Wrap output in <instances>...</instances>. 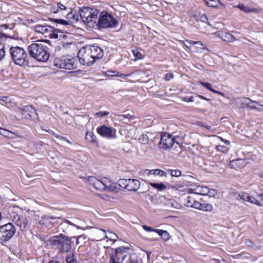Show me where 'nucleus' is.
Wrapping results in <instances>:
<instances>
[{"mask_svg":"<svg viewBox=\"0 0 263 263\" xmlns=\"http://www.w3.org/2000/svg\"><path fill=\"white\" fill-rule=\"evenodd\" d=\"M29 54L32 58L38 61L45 62L49 58V52L48 47L41 41L32 43L28 47Z\"/></svg>","mask_w":263,"mask_h":263,"instance_id":"1","label":"nucleus"},{"mask_svg":"<svg viewBox=\"0 0 263 263\" xmlns=\"http://www.w3.org/2000/svg\"><path fill=\"white\" fill-rule=\"evenodd\" d=\"M86 181L94 188L100 191L117 192L118 189L116 183L107 178L99 180L94 176H89L86 178Z\"/></svg>","mask_w":263,"mask_h":263,"instance_id":"2","label":"nucleus"},{"mask_svg":"<svg viewBox=\"0 0 263 263\" xmlns=\"http://www.w3.org/2000/svg\"><path fill=\"white\" fill-rule=\"evenodd\" d=\"M100 11L95 8L83 7L80 10V17L84 24L89 28L96 26L99 17Z\"/></svg>","mask_w":263,"mask_h":263,"instance_id":"3","label":"nucleus"},{"mask_svg":"<svg viewBox=\"0 0 263 263\" xmlns=\"http://www.w3.org/2000/svg\"><path fill=\"white\" fill-rule=\"evenodd\" d=\"M9 52L11 58L15 64L23 66L28 63V54L23 48L18 46L11 47Z\"/></svg>","mask_w":263,"mask_h":263,"instance_id":"4","label":"nucleus"},{"mask_svg":"<svg viewBox=\"0 0 263 263\" xmlns=\"http://www.w3.org/2000/svg\"><path fill=\"white\" fill-rule=\"evenodd\" d=\"M117 25V20L111 14L104 11L99 13L96 25L98 29L116 27Z\"/></svg>","mask_w":263,"mask_h":263,"instance_id":"5","label":"nucleus"},{"mask_svg":"<svg viewBox=\"0 0 263 263\" xmlns=\"http://www.w3.org/2000/svg\"><path fill=\"white\" fill-rule=\"evenodd\" d=\"M51 243L54 246H60V251L62 253L68 252L72 247L71 238L60 234L52 236L50 239Z\"/></svg>","mask_w":263,"mask_h":263,"instance_id":"6","label":"nucleus"},{"mask_svg":"<svg viewBox=\"0 0 263 263\" xmlns=\"http://www.w3.org/2000/svg\"><path fill=\"white\" fill-rule=\"evenodd\" d=\"M180 142L181 139L179 137H173L171 135L166 132H162L161 134V138L158 144V147L160 149L167 150L172 148L175 143L179 144Z\"/></svg>","mask_w":263,"mask_h":263,"instance_id":"7","label":"nucleus"},{"mask_svg":"<svg viewBox=\"0 0 263 263\" xmlns=\"http://www.w3.org/2000/svg\"><path fill=\"white\" fill-rule=\"evenodd\" d=\"M16 232L14 226L11 222L0 226V243L8 241Z\"/></svg>","mask_w":263,"mask_h":263,"instance_id":"8","label":"nucleus"},{"mask_svg":"<svg viewBox=\"0 0 263 263\" xmlns=\"http://www.w3.org/2000/svg\"><path fill=\"white\" fill-rule=\"evenodd\" d=\"M53 63L54 66L60 68L70 70L77 67L75 59L69 57L63 56L56 58Z\"/></svg>","mask_w":263,"mask_h":263,"instance_id":"9","label":"nucleus"},{"mask_svg":"<svg viewBox=\"0 0 263 263\" xmlns=\"http://www.w3.org/2000/svg\"><path fill=\"white\" fill-rule=\"evenodd\" d=\"M78 58L80 63L83 65L90 66L95 63V60L89 52V48L86 46L80 50Z\"/></svg>","mask_w":263,"mask_h":263,"instance_id":"10","label":"nucleus"},{"mask_svg":"<svg viewBox=\"0 0 263 263\" xmlns=\"http://www.w3.org/2000/svg\"><path fill=\"white\" fill-rule=\"evenodd\" d=\"M97 133L102 137L107 139H115L117 138L116 129L113 127H107L104 125L98 127Z\"/></svg>","mask_w":263,"mask_h":263,"instance_id":"11","label":"nucleus"},{"mask_svg":"<svg viewBox=\"0 0 263 263\" xmlns=\"http://www.w3.org/2000/svg\"><path fill=\"white\" fill-rule=\"evenodd\" d=\"M127 248L124 247H120L116 249L111 253L110 258L115 259V260L123 262V261L127 257Z\"/></svg>","mask_w":263,"mask_h":263,"instance_id":"12","label":"nucleus"},{"mask_svg":"<svg viewBox=\"0 0 263 263\" xmlns=\"http://www.w3.org/2000/svg\"><path fill=\"white\" fill-rule=\"evenodd\" d=\"M87 48H89V52L94 59L95 62L98 59H100L103 57L104 52L102 48L97 46L88 45L86 46Z\"/></svg>","mask_w":263,"mask_h":263,"instance_id":"13","label":"nucleus"},{"mask_svg":"<svg viewBox=\"0 0 263 263\" xmlns=\"http://www.w3.org/2000/svg\"><path fill=\"white\" fill-rule=\"evenodd\" d=\"M12 221L22 230L26 229L27 220V219L23 216L18 215L15 213L11 216Z\"/></svg>","mask_w":263,"mask_h":263,"instance_id":"14","label":"nucleus"},{"mask_svg":"<svg viewBox=\"0 0 263 263\" xmlns=\"http://www.w3.org/2000/svg\"><path fill=\"white\" fill-rule=\"evenodd\" d=\"M33 30L36 33L44 35L45 36H48V34L53 30V27L49 25H36L34 28Z\"/></svg>","mask_w":263,"mask_h":263,"instance_id":"15","label":"nucleus"},{"mask_svg":"<svg viewBox=\"0 0 263 263\" xmlns=\"http://www.w3.org/2000/svg\"><path fill=\"white\" fill-rule=\"evenodd\" d=\"M242 199L246 201H248L251 203H254L259 206L262 205L261 203L257 201L254 197L250 196L246 192H241L238 194V198Z\"/></svg>","mask_w":263,"mask_h":263,"instance_id":"16","label":"nucleus"},{"mask_svg":"<svg viewBox=\"0 0 263 263\" xmlns=\"http://www.w3.org/2000/svg\"><path fill=\"white\" fill-rule=\"evenodd\" d=\"M234 101L238 106L242 108L247 107L248 105H249L250 102H251V104H258L256 101H252L250 99L246 98H238L235 99Z\"/></svg>","mask_w":263,"mask_h":263,"instance_id":"17","label":"nucleus"},{"mask_svg":"<svg viewBox=\"0 0 263 263\" xmlns=\"http://www.w3.org/2000/svg\"><path fill=\"white\" fill-rule=\"evenodd\" d=\"M215 34L225 42H233L236 40L235 36L228 32L218 31L215 33Z\"/></svg>","mask_w":263,"mask_h":263,"instance_id":"18","label":"nucleus"},{"mask_svg":"<svg viewBox=\"0 0 263 263\" xmlns=\"http://www.w3.org/2000/svg\"><path fill=\"white\" fill-rule=\"evenodd\" d=\"M128 185L127 190L130 191H137L140 185V181L137 179H128Z\"/></svg>","mask_w":263,"mask_h":263,"instance_id":"19","label":"nucleus"},{"mask_svg":"<svg viewBox=\"0 0 263 263\" xmlns=\"http://www.w3.org/2000/svg\"><path fill=\"white\" fill-rule=\"evenodd\" d=\"M144 174H146L148 177L151 178L152 175H156L159 176H166V173L162 170L159 169H155L152 170H145L144 171Z\"/></svg>","mask_w":263,"mask_h":263,"instance_id":"20","label":"nucleus"},{"mask_svg":"<svg viewBox=\"0 0 263 263\" xmlns=\"http://www.w3.org/2000/svg\"><path fill=\"white\" fill-rule=\"evenodd\" d=\"M192 192L200 195H206L209 194V189L207 187L198 186L194 189H191Z\"/></svg>","mask_w":263,"mask_h":263,"instance_id":"21","label":"nucleus"},{"mask_svg":"<svg viewBox=\"0 0 263 263\" xmlns=\"http://www.w3.org/2000/svg\"><path fill=\"white\" fill-rule=\"evenodd\" d=\"M196 45H200V46H203V43L201 41L195 42L192 41H186V44L185 45L191 51L195 52L198 51L197 48L195 47Z\"/></svg>","mask_w":263,"mask_h":263,"instance_id":"22","label":"nucleus"},{"mask_svg":"<svg viewBox=\"0 0 263 263\" xmlns=\"http://www.w3.org/2000/svg\"><path fill=\"white\" fill-rule=\"evenodd\" d=\"M85 139L89 142H90L96 146H98V142L96 136L92 132H87L85 135Z\"/></svg>","mask_w":263,"mask_h":263,"instance_id":"23","label":"nucleus"},{"mask_svg":"<svg viewBox=\"0 0 263 263\" xmlns=\"http://www.w3.org/2000/svg\"><path fill=\"white\" fill-rule=\"evenodd\" d=\"M0 37V61L2 60L6 55V46L2 41V36L6 37L5 34H1Z\"/></svg>","mask_w":263,"mask_h":263,"instance_id":"24","label":"nucleus"},{"mask_svg":"<svg viewBox=\"0 0 263 263\" xmlns=\"http://www.w3.org/2000/svg\"><path fill=\"white\" fill-rule=\"evenodd\" d=\"M245 161L241 159L233 160L230 161L229 165L231 168H237L242 167L244 165Z\"/></svg>","mask_w":263,"mask_h":263,"instance_id":"25","label":"nucleus"},{"mask_svg":"<svg viewBox=\"0 0 263 263\" xmlns=\"http://www.w3.org/2000/svg\"><path fill=\"white\" fill-rule=\"evenodd\" d=\"M100 231H102L104 233V237L113 241L114 242L116 241L118 237V236L112 232H108L107 234L106 231L104 230H100Z\"/></svg>","mask_w":263,"mask_h":263,"instance_id":"26","label":"nucleus"},{"mask_svg":"<svg viewBox=\"0 0 263 263\" xmlns=\"http://www.w3.org/2000/svg\"><path fill=\"white\" fill-rule=\"evenodd\" d=\"M203 87H204L205 88H206L207 89L211 91L212 92H214V93H216L217 94H218V95H220L221 96H224V93L223 92H221L220 91H217L216 90H214L212 88V84L211 83H206V82H202V81H200L199 82Z\"/></svg>","mask_w":263,"mask_h":263,"instance_id":"27","label":"nucleus"},{"mask_svg":"<svg viewBox=\"0 0 263 263\" xmlns=\"http://www.w3.org/2000/svg\"><path fill=\"white\" fill-rule=\"evenodd\" d=\"M156 233H157L164 241L168 240L170 238V234L166 231L158 229V230L156 231Z\"/></svg>","mask_w":263,"mask_h":263,"instance_id":"28","label":"nucleus"},{"mask_svg":"<svg viewBox=\"0 0 263 263\" xmlns=\"http://www.w3.org/2000/svg\"><path fill=\"white\" fill-rule=\"evenodd\" d=\"M148 184L158 191H164L166 189V186L163 183H157L150 182Z\"/></svg>","mask_w":263,"mask_h":263,"instance_id":"29","label":"nucleus"},{"mask_svg":"<svg viewBox=\"0 0 263 263\" xmlns=\"http://www.w3.org/2000/svg\"><path fill=\"white\" fill-rule=\"evenodd\" d=\"M204 1L208 6L211 7H218L219 4L222 5L219 0H204Z\"/></svg>","mask_w":263,"mask_h":263,"instance_id":"30","label":"nucleus"},{"mask_svg":"<svg viewBox=\"0 0 263 263\" xmlns=\"http://www.w3.org/2000/svg\"><path fill=\"white\" fill-rule=\"evenodd\" d=\"M247 107L252 109H256L259 111H263V105L259 104V103H258V104H251V103L250 102L249 105H248Z\"/></svg>","mask_w":263,"mask_h":263,"instance_id":"31","label":"nucleus"},{"mask_svg":"<svg viewBox=\"0 0 263 263\" xmlns=\"http://www.w3.org/2000/svg\"><path fill=\"white\" fill-rule=\"evenodd\" d=\"M139 141L142 144H146L149 142V138L147 134H142L139 138Z\"/></svg>","mask_w":263,"mask_h":263,"instance_id":"32","label":"nucleus"},{"mask_svg":"<svg viewBox=\"0 0 263 263\" xmlns=\"http://www.w3.org/2000/svg\"><path fill=\"white\" fill-rule=\"evenodd\" d=\"M128 179H120L118 180V184L120 187L125 189L127 190L128 185Z\"/></svg>","mask_w":263,"mask_h":263,"instance_id":"33","label":"nucleus"},{"mask_svg":"<svg viewBox=\"0 0 263 263\" xmlns=\"http://www.w3.org/2000/svg\"><path fill=\"white\" fill-rule=\"evenodd\" d=\"M195 200L191 196H188L186 198L185 205L187 207H192L194 204Z\"/></svg>","mask_w":263,"mask_h":263,"instance_id":"34","label":"nucleus"},{"mask_svg":"<svg viewBox=\"0 0 263 263\" xmlns=\"http://www.w3.org/2000/svg\"><path fill=\"white\" fill-rule=\"evenodd\" d=\"M237 8H239L241 11L246 12L249 13L251 12H253V9L252 8H250L247 6H245L243 4L239 5L237 6Z\"/></svg>","mask_w":263,"mask_h":263,"instance_id":"35","label":"nucleus"},{"mask_svg":"<svg viewBox=\"0 0 263 263\" xmlns=\"http://www.w3.org/2000/svg\"><path fill=\"white\" fill-rule=\"evenodd\" d=\"M216 148L218 151L221 152L223 153H227L229 151L230 148L228 146L219 145L216 147Z\"/></svg>","mask_w":263,"mask_h":263,"instance_id":"36","label":"nucleus"},{"mask_svg":"<svg viewBox=\"0 0 263 263\" xmlns=\"http://www.w3.org/2000/svg\"><path fill=\"white\" fill-rule=\"evenodd\" d=\"M59 31V29H54L53 28V30L52 32H50L49 34H48V36L50 39H58L59 37V35L58 34V32Z\"/></svg>","mask_w":263,"mask_h":263,"instance_id":"37","label":"nucleus"},{"mask_svg":"<svg viewBox=\"0 0 263 263\" xmlns=\"http://www.w3.org/2000/svg\"><path fill=\"white\" fill-rule=\"evenodd\" d=\"M11 134H12V133L10 131L7 130V129L1 128L0 127V134L1 135H3L6 137H10Z\"/></svg>","mask_w":263,"mask_h":263,"instance_id":"38","label":"nucleus"},{"mask_svg":"<svg viewBox=\"0 0 263 263\" xmlns=\"http://www.w3.org/2000/svg\"><path fill=\"white\" fill-rule=\"evenodd\" d=\"M23 111L24 112H29V113L28 114V115L29 116H31V114H33V113H35V110L32 108L31 106H26L24 107V108L23 109Z\"/></svg>","mask_w":263,"mask_h":263,"instance_id":"39","label":"nucleus"},{"mask_svg":"<svg viewBox=\"0 0 263 263\" xmlns=\"http://www.w3.org/2000/svg\"><path fill=\"white\" fill-rule=\"evenodd\" d=\"M201 210L204 211H211L213 209V206L211 204L202 203Z\"/></svg>","mask_w":263,"mask_h":263,"instance_id":"40","label":"nucleus"},{"mask_svg":"<svg viewBox=\"0 0 263 263\" xmlns=\"http://www.w3.org/2000/svg\"><path fill=\"white\" fill-rule=\"evenodd\" d=\"M118 118L120 120H123L124 119H127L129 120L133 119V117L132 115H130L129 114H126V115H117Z\"/></svg>","mask_w":263,"mask_h":263,"instance_id":"41","label":"nucleus"},{"mask_svg":"<svg viewBox=\"0 0 263 263\" xmlns=\"http://www.w3.org/2000/svg\"><path fill=\"white\" fill-rule=\"evenodd\" d=\"M76 238V244L77 245H82V243L84 242V240L85 239V237L82 236H79L78 237H73L71 238V239Z\"/></svg>","mask_w":263,"mask_h":263,"instance_id":"42","label":"nucleus"},{"mask_svg":"<svg viewBox=\"0 0 263 263\" xmlns=\"http://www.w3.org/2000/svg\"><path fill=\"white\" fill-rule=\"evenodd\" d=\"M132 52L134 54V55L137 59H142L143 58V56L142 55L141 53L139 52L137 49H133Z\"/></svg>","mask_w":263,"mask_h":263,"instance_id":"43","label":"nucleus"},{"mask_svg":"<svg viewBox=\"0 0 263 263\" xmlns=\"http://www.w3.org/2000/svg\"><path fill=\"white\" fill-rule=\"evenodd\" d=\"M67 263H77L76 256L74 254H72L71 256H68L66 259Z\"/></svg>","mask_w":263,"mask_h":263,"instance_id":"44","label":"nucleus"},{"mask_svg":"<svg viewBox=\"0 0 263 263\" xmlns=\"http://www.w3.org/2000/svg\"><path fill=\"white\" fill-rule=\"evenodd\" d=\"M198 20L203 23H207L209 25H210V23L208 22V19L205 14H201L199 15Z\"/></svg>","mask_w":263,"mask_h":263,"instance_id":"45","label":"nucleus"},{"mask_svg":"<svg viewBox=\"0 0 263 263\" xmlns=\"http://www.w3.org/2000/svg\"><path fill=\"white\" fill-rule=\"evenodd\" d=\"M171 175L173 177H179L181 175V173L179 170H172Z\"/></svg>","mask_w":263,"mask_h":263,"instance_id":"46","label":"nucleus"},{"mask_svg":"<svg viewBox=\"0 0 263 263\" xmlns=\"http://www.w3.org/2000/svg\"><path fill=\"white\" fill-rule=\"evenodd\" d=\"M202 206V203L199 202L195 200L194 202V204H193V206H192L191 208H194L201 210Z\"/></svg>","mask_w":263,"mask_h":263,"instance_id":"47","label":"nucleus"},{"mask_svg":"<svg viewBox=\"0 0 263 263\" xmlns=\"http://www.w3.org/2000/svg\"><path fill=\"white\" fill-rule=\"evenodd\" d=\"M142 228L145 231L148 232H156V231L158 230V229H153V228H152L150 227L147 226L146 225H143Z\"/></svg>","mask_w":263,"mask_h":263,"instance_id":"48","label":"nucleus"},{"mask_svg":"<svg viewBox=\"0 0 263 263\" xmlns=\"http://www.w3.org/2000/svg\"><path fill=\"white\" fill-rule=\"evenodd\" d=\"M109 112L107 111H99L96 114V116L97 117L106 116L109 115Z\"/></svg>","mask_w":263,"mask_h":263,"instance_id":"49","label":"nucleus"},{"mask_svg":"<svg viewBox=\"0 0 263 263\" xmlns=\"http://www.w3.org/2000/svg\"><path fill=\"white\" fill-rule=\"evenodd\" d=\"M174 78V76L171 73H167L165 74V79L166 81H170Z\"/></svg>","mask_w":263,"mask_h":263,"instance_id":"50","label":"nucleus"},{"mask_svg":"<svg viewBox=\"0 0 263 263\" xmlns=\"http://www.w3.org/2000/svg\"><path fill=\"white\" fill-rule=\"evenodd\" d=\"M56 219V218L52 216H45L44 217L42 218L43 221H46V220H47L48 219Z\"/></svg>","mask_w":263,"mask_h":263,"instance_id":"51","label":"nucleus"},{"mask_svg":"<svg viewBox=\"0 0 263 263\" xmlns=\"http://www.w3.org/2000/svg\"><path fill=\"white\" fill-rule=\"evenodd\" d=\"M58 8L61 10H66V7L65 5H64L63 4H62L61 3H59L58 4Z\"/></svg>","mask_w":263,"mask_h":263,"instance_id":"52","label":"nucleus"},{"mask_svg":"<svg viewBox=\"0 0 263 263\" xmlns=\"http://www.w3.org/2000/svg\"><path fill=\"white\" fill-rule=\"evenodd\" d=\"M102 198L105 200L108 201L110 200V197L106 194H103L101 196Z\"/></svg>","mask_w":263,"mask_h":263,"instance_id":"53","label":"nucleus"},{"mask_svg":"<svg viewBox=\"0 0 263 263\" xmlns=\"http://www.w3.org/2000/svg\"><path fill=\"white\" fill-rule=\"evenodd\" d=\"M65 223H67V224H69V225H71V226H73V227H76L77 229H79V228H80V227H78L77 225H76V224H74V223H72L70 221H69V220H66L65 221Z\"/></svg>","mask_w":263,"mask_h":263,"instance_id":"54","label":"nucleus"},{"mask_svg":"<svg viewBox=\"0 0 263 263\" xmlns=\"http://www.w3.org/2000/svg\"><path fill=\"white\" fill-rule=\"evenodd\" d=\"M67 17H68L69 18H73V19L76 20H78V18L77 17H76V16L74 15H73V14L72 13H68L67 15Z\"/></svg>","mask_w":263,"mask_h":263,"instance_id":"55","label":"nucleus"},{"mask_svg":"<svg viewBox=\"0 0 263 263\" xmlns=\"http://www.w3.org/2000/svg\"><path fill=\"white\" fill-rule=\"evenodd\" d=\"M220 140L223 142L227 146L230 145V142L227 140H224L222 137H219Z\"/></svg>","mask_w":263,"mask_h":263,"instance_id":"56","label":"nucleus"},{"mask_svg":"<svg viewBox=\"0 0 263 263\" xmlns=\"http://www.w3.org/2000/svg\"><path fill=\"white\" fill-rule=\"evenodd\" d=\"M130 75V74L127 75V74H125L120 73V74H116V76L120 77L122 79H125L126 77L129 76Z\"/></svg>","mask_w":263,"mask_h":263,"instance_id":"57","label":"nucleus"},{"mask_svg":"<svg viewBox=\"0 0 263 263\" xmlns=\"http://www.w3.org/2000/svg\"><path fill=\"white\" fill-rule=\"evenodd\" d=\"M194 97L193 96L190 97V98H186L184 99V101H186L187 102H193L194 101Z\"/></svg>","mask_w":263,"mask_h":263,"instance_id":"58","label":"nucleus"},{"mask_svg":"<svg viewBox=\"0 0 263 263\" xmlns=\"http://www.w3.org/2000/svg\"><path fill=\"white\" fill-rule=\"evenodd\" d=\"M60 24H62L63 25H67L69 24V23H68V22L67 21L61 19V22L60 23Z\"/></svg>","mask_w":263,"mask_h":263,"instance_id":"59","label":"nucleus"},{"mask_svg":"<svg viewBox=\"0 0 263 263\" xmlns=\"http://www.w3.org/2000/svg\"><path fill=\"white\" fill-rule=\"evenodd\" d=\"M57 138L59 139H61V140H65L68 143H71V142L68 140H66L65 139V138L63 137H62V136H55Z\"/></svg>","mask_w":263,"mask_h":263,"instance_id":"60","label":"nucleus"},{"mask_svg":"<svg viewBox=\"0 0 263 263\" xmlns=\"http://www.w3.org/2000/svg\"><path fill=\"white\" fill-rule=\"evenodd\" d=\"M49 20L51 21L54 22H55L56 23L60 24L61 19H54V18H50Z\"/></svg>","mask_w":263,"mask_h":263,"instance_id":"61","label":"nucleus"},{"mask_svg":"<svg viewBox=\"0 0 263 263\" xmlns=\"http://www.w3.org/2000/svg\"><path fill=\"white\" fill-rule=\"evenodd\" d=\"M108 72V75L109 76H116V74H115V73H116V72L115 71H107Z\"/></svg>","mask_w":263,"mask_h":263,"instance_id":"62","label":"nucleus"},{"mask_svg":"<svg viewBox=\"0 0 263 263\" xmlns=\"http://www.w3.org/2000/svg\"><path fill=\"white\" fill-rule=\"evenodd\" d=\"M1 29H3V28H4L5 29H7L8 28V25L7 24H3L1 26Z\"/></svg>","mask_w":263,"mask_h":263,"instance_id":"63","label":"nucleus"},{"mask_svg":"<svg viewBox=\"0 0 263 263\" xmlns=\"http://www.w3.org/2000/svg\"><path fill=\"white\" fill-rule=\"evenodd\" d=\"M109 263H122V262H119V261H116V260H115V259H114V258H113L112 259H111L110 258V260Z\"/></svg>","mask_w":263,"mask_h":263,"instance_id":"64","label":"nucleus"}]
</instances>
